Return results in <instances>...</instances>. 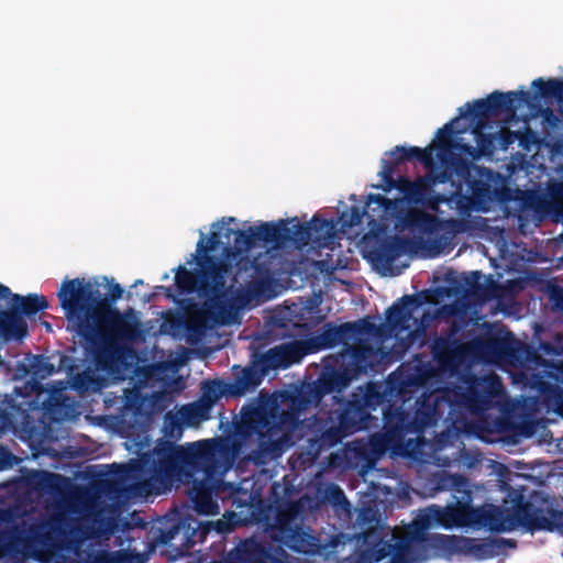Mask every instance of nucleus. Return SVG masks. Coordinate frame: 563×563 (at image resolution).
I'll list each match as a JSON object with an SVG mask.
<instances>
[{
    "label": "nucleus",
    "mask_w": 563,
    "mask_h": 563,
    "mask_svg": "<svg viewBox=\"0 0 563 563\" xmlns=\"http://www.w3.org/2000/svg\"><path fill=\"white\" fill-rule=\"evenodd\" d=\"M342 366L325 365L316 382L283 393L284 407L274 404L269 408L258 406L243 410L238 430L243 437H256L255 461L276 460L299 441L306 442L310 455L318 456L356 432L378 427V418L372 411L385 401V393L375 382L358 387L350 398L334 396L332 408L301 419L305 411L318 406L325 395L341 393L354 379L346 366Z\"/></svg>",
    "instance_id": "1"
},
{
    "label": "nucleus",
    "mask_w": 563,
    "mask_h": 563,
    "mask_svg": "<svg viewBox=\"0 0 563 563\" xmlns=\"http://www.w3.org/2000/svg\"><path fill=\"white\" fill-rule=\"evenodd\" d=\"M57 296L68 320L76 319L78 335L93 349L101 368L110 369L123 354L124 344L134 342L141 333L134 310L111 308L89 282L64 280Z\"/></svg>",
    "instance_id": "2"
},
{
    "label": "nucleus",
    "mask_w": 563,
    "mask_h": 563,
    "mask_svg": "<svg viewBox=\"0 0 563 563\" xmlns=\"http://www.w3.org/2000/svg\"><path fill=\"white\" fill-rule=\"evenodd\" d=\"M221 439L197 441L187 446L159 439L154 449L128 464H111L110 473L119 481H136L135 489L148 495L169 488L174 482L197 475V467L212 456Z\"/></svg>",
    "instance_id": "3"
},
{
    "label": "nucleus",
    "mask_w": 563,
    "mask_h": 563,
    "mask_svg": "<svg viewBox=\"0 0 563 563\" xmlns=\"http://www.w3.org/2000/svg\"><path fill=\"white\" fill-rule=\"evenodd\" d=\"M462 382L464 386L423 393L416 399L413 415L402 406L389 404L387 407L408 435L434 427L442 419L446 407L453 409L456 406L471 413H483L497 406L505 396L501 378L497 374H467Z\"/></svg>",
    "instance_id": "4"
},
{
    "label": "nucleus",
    "mask_w": 563,
    "mask_h": 563,
    "mask_svg": "<svg viewBox=\"0 0 563 563\" xmlns=\"http://www.w3.org/2000/svg\"><path fill=\"white\" fill-rule=\"evenodd\" d=\"M534 99L527 90L501 92L493 91L484 99H477L466 103V111L460 108V117L468 118L473 121L472 133L477 147L454 140L453 135L462 133L463 130L455 131L453 124L459 118L444 124L437 132V157L442 164H449L454 159V151L476 157V150L483 155H490L495 150L496 134L485 133L488 121L493 117L500 114L515 115L521 106H530Z\"/></svg>",
    "instance_id": "5"
},
{
    "label": "nucleus",
    "mask_w": 563,
    "mask_h": 563,
    "mask_svg": "<svg viewBox=\"0 0 563 563\" xmlns=\"http://www.w3.org/2000/svg\"><path fill=\"white\" fill-rule=\"evenodd\" d=\"M212 456L208 461H202L197 467V475L201 474L202 477L197 479L194 477H186L183 483H191L188 490V497L192 503L195 511L199 515H217L219 506L214 497L224 499L227 495L233 497L232 505L236 509L246 508L253 520H261V516L256 514V509L261 506V500H257L252 494L241 490L238 486L227 483L224 474L231 466L229 461L230 450L225 442L222 440L213 450Z\"/></svg>",
    "instance_id": "6"
},
{
    "label": "nucleus",
    "mask_w": 563,
    "mask_h": 563,
    "mask_svg": "<svg viewBox=\"0 0 563 563\" xmlns=\"http://www.w3.org/2000/svg\"><path fill=\"white\" fill-rule=\"evenodd\" d=\"M166 298L177 302L185 314L186 334L192 342L199 341L213 324L228 323L233 310L232 303L227 299V291L205 296L203 305L194 299L177 300L172 287L159 286Z\"/></svg>",
    "instance_id": "7"
},
{
    "label": "nucleus",
    "mask_w": 563,
    "mask_h": 563,
    "mask_svg": "<svg viewBox=\"0 0 563 563\" xmlns=\"http://www.w3.org/2000/svg\"><path fill=\"white\" fill-rule=\"evenodd\" d=\"M199 269L191 272L180 265L176 269L175 286L179 295L197 291L200 296H210L225 291V278L230 265L208 253H199Z\"/></svg>",
    "instance_id": "8"
},
{
    "label": "nucleus",
    "mask_w": 563,
    "mask_h": 563,
    "mask_svg": "<svg viewBox=\"0 0 563 563\" xmlns=\"http://www.w3.org/2000/svg\"><path fill=\"white\" fill-rule=\"evenodd\" d=\"M302 510V501L280 505L277 509L276 522L271 529V536L280 545L294 552L316 555L321 553L324 547L320 543L319 538L310 532L309 528L306 529L298 522Z\"/></svg>",
    "instance_id": "9"
},
{
    "label": "nucleus",
    "mask_w": 563,
    "mask_h": 563,
    "mask_svg": "<svg viewBox=\"0 0 563 563\" xmlns=\"http://www.w3.org/2000/svg\"><path fill=\"white\" fill-rule=\"evenodd\" d=\"M520 356L527 364V369H531L530 385L538 390L545 393L552 389V385L547 378L563 385V345L540 341L538 346L525 344L520 350Z\"/></svg>",
    "instance_id": "10"
},
{
    "label": "nucleus",
    "mask_w": 563,
    "mask_h": 563,
    "mask_svg": "<svg viewBox=\"0 0 563 563\" xmlns=\"http://www.w3.org/2000/svg\"><path fill=\"white\" fill-rule=\"evenodd\" d=\"M434 377L435 369L432 364L426 361L422 354H416L411 361L401 363L388 376L385 386L380 385L385 393V401L382 405L386 401L390 402V399H387V396H389L400 400V406H404L415 397L420 388L431 385Z\"/></svg>",
    "instance_id": "11"
},
{
    "label": "nucleus",
    "mask_w": 563,
    "mask_h": 563,
    "mask_svg": "<svg viewBox=\"0 0 563 563\" xmlns=\"http://www.w3.org/2000/svg\"><path fill=\"white\" fill-rule=\"evenodd\" d=\"M233 529L229 521H200L192 516H184L166 530H162L159 540L163 544L174 548L177 555L189 554L190 549L202 543L211 531L227 533Z\"/></svg>",
    "instance_id": "12"
},
{
    "label": "nucleus",
    "mask_w": 563,
    "mask_h": 563,
    "mask_svg": "<svg viewBox=\"0 0 563 563\" xmlns=\"http://www.w3.org/2000/svg\"><path fill=\"white\" fill-rule=\"evenodd\" d=\"M233 529L229 521H200L192 516H184L166 530H162L159 540L163 544L174 548L177 555L189 554L190 549L202 543L211 531L227 533Z\"/></svg>",
    "instance_id": "13"
},
{
    "label": "nucleus",
    "mask_w": 563,
    "mask_h": 563,
    "mask_svg": "<svg viewBox=\"0 0 563 563\" xmlns=\"http://www.w3.org/2000/svg\"><path fill=\"white\" fill-rule=\"evenodd\" d=\"M225 220L228 223L235 222V218H223L220 231L211 232L207 242H205V235L201 233V238L197 243L198 253H209L217 250L218 246L222 244V239H225L227 244H229L231 236H234L233 249L239 254L250 251L258 241L265 244H271V240H266L263 233L265 228H271L269 222L262 223L257 227H250L247 230H235L230 227H225Z\"/></svg>",
    "instance_id": "14"
},
{
    "label": "nucleus",
    "mask_w": 563,
    "mask_h": 563,
    "mask_svg": "<svg viewBox=\"0 0 563 563\" xmlns=\"http://www.w3.org/2000/svg\"><path fill=\"white\" fill-rule=\"evenodd\" d=\"M385 352L380 347L373 346L366 340L357 339L354 344L343 347V351L334 360L345 365L354 378L362 374L378 373L383 368Z\"/></svg>",
    "instance_id": "15"
},
{
    "label": "nucleus",
    "mask_w": 563,
    "mask_h": 563,
    "mask_svg": "<svg viewBox=\"0 0 563 563\" xmlns=\"http://www.w3.org/2000/svg\"><path fill=\"white\" fill-rule=\"evenodd\" d=\"M451 537L443 534H431L412 521L404 528L401 534L397 536L399 553L407 558H427L432 550L448 548Z\"/></svg>",
    "instance_id": "16"
},
{
    "label": "nucleus",
    "mask_w": 563,
    "mask_h": 563,
    "mask_svg": "<svg viewBox=\"0 0 563 563\" xmlns=\"http://www.w3.org/2000/svg\"><path fill=\"white\" fill-rule=\"evenodd\" d=\"M387 154L390 158L382 159L383 167L379 172V176L382 177L383 184L377 187L384 191H390L395 186L394 175L396 174L400 164L405 162L418 161L422 163L426 168H432L434 165L433 147L431 145L424 148L417 146L406 147L402 145H397Z\"/></svg>",
    "instance_id": "17"
},
{
    "label": "nucleus",
    "mask_w": 563,
    "mask_h": 563,
    "mask_svg": "<svg viewBox=\"0 0 563 563\" xmlns=\"http://www.w3.org/2000/svg\"><path fill=\"white\" fill-rule=\"evenodd\" d=\"M428 291L405 295L397 299L385 312L386 324L390 333H404L410 330L413 311L426 303Z\"/></svg>",
    "instance_id": "18"
},
{
    "label": "nucleus",
    "mask_w": 563,
    "mask_h": 563,
    "mask_svg": "<svg viewBox=\"0 0 563 563\" xmlns=\"http://www.w3.org/2000/svg\"><path fill=\"white\" fill-rule=\"evenodd\" d=\"M269 223L271 228H265L263 233L265 239L271 240V244L274 246L279 247L290 243L301 250L311 244V229L308 222H297L289 225L288 221L279 220L277 223Z\"/></svg>",
    "instance_id": "19"
},
{
    "label": "nucleus",
    "mask_w": 563,
    "mask_h": 563,
    "mask_svg": "<svg viewBox=\"0 0 563 563\" xmlns=\"http://www.w3.org/2000/svg\"><path fill=\"white\" fill-rule=\"evenodd\" d=\"M406 437L393 411L386 407L383 411V432L372 434L368 444L373 453L383 454L388 449L401 446Z\"/></svg>",
    "instance_id": "20"
},
{
    "label": "nucleus",
    "mask_w": 563,
    "mask_h": 563,
    "mask_svg": "<svg viewBox=\"0 0 563 563\" xmlns=\"http://www.w3.org/2000/svg\"><path fill=\"white\" fill-rule=\"evenodd\" d=\"M233 371V379L224 384V391L228 396L242 397L262 383L268 369L258 360L243 368L234 366Z\"/></svg>",
    "instance_id": "21"
},
{
    "label": "nucleus",
    "mask_w": 563,
    "mask_h": 563,
    "mask_svg": "<svg viewBox=\"0 0 563 563\" xmlns=\"http://www.w3.org/2000/svg\"><path fill=\"white\" fill-rule=\"evenodd\" d=\"M508 527H499L497 530H510L514 527H522L527 531H539L548 529L551 525L550 520L543 515L542 509L533 506L530 501L518 500L514 507L511 515L508 516Z\"/></svg>",
    "instance_id": "22"
},
{
    "label": "nucleus",
    "mask_w": 563,
    "mask_h": 563,
    "mask_svg": "<svg viewBox=\"0 0 563 563\" xmlns=\"http://www.w3.org/2000/svg\"><path fill=\"white\" fill-rule=\"evenodd\" d=\"M473 350L483 360L497 362L512 355L511 334L501 335L497 332H486L473 341Z\"/></svg>",
    "instance_id": "23"
},
{
    "label": "nucleus",
    "mask_w": 563,
    "mask_h": 563,
    "mask_svg": "<svg viewBox=\"0 0 563 563\" xmlns=\"http://www.w3.org/2000/svg\"><path fill=\"white\" fill-rule=\"evenodd\" d=\"M448 179L449 176L445 172L418 177L413 180L408 201L435 210L441 202L445 201V198L440 194H434L433 186L438 183H445Z\"/></svg>",
    "instance_id": "24"
},
{
    "label": "nucleus",
    "mask_w": 563,
    "mask_h": 563,
    "mask_svg": "<svg viewBox=\"0 0 563 563\" xmlns=\"http://www.w3.org/2000/svg\"><path fill=\"white\" fill-rule=\"evenodd\" d=\"M463 549L477 560H487L499 555L506 548H516V541L504 538L473 539L464 538Z\"/></svg>",
    "instance_id": "25"
},
{
    "label": "nucleus",
    "mask_w": 563,
    "mask_h": 563,
    "mask_svg": "<svg viewBox=\"0 0 563 563\" xmlns=\"http://www.w3.org/2000/svg\"><path fill=\"white\" fill-rule=\"evenodd\" d=\"M354 324L352 322H344L340 325L333 322H327L322 331L310 340V344L316 351L334 347L343 344L344 347L352 341L351 332Z\"/></svg>",
    "instance_id": "26"
},
{
    "label": "nucleus",
    "mask_w": 563,
    "mask_h": 563,
    "mask_svg": "<svg viewBox=\"0 0 563 563\" xmlns=\"http://www.w3.org/2000/svg\"><path fill=\"white\" fill-rule=\"evenodd\" d=\"M407 245V240L398 235L383 238L372 249L371 258L384 267H389L406 252Z\"/></svg>",
    "instance_id": "27"
},
{
    "label": "nucleus",
    "mask_w": 563,
    "mask_h": 563,
    "mask_svg": "<svg viewBox=\"0 0 563 563\" xmlns=\"http://www.w3.org/2000/svg\"><path fill=\"white\" fill-rule=\"evenodd\" d=\"M301 357L300 347L295 344L282 345L271 349L260 356V363L265 364L267 369L286 368Z\"/></svg>",
    "instance_id": "28"
},
{
    "label": "nucleus",
    "mask_w": 563,
    "mask_h": 563,
    "mask_svg": "<svg viewBox=\"0 0 563 563\" xmlns=\"http://www.w3.org/2000/svg\"><path fill=\"white\" fill-rule=\"evenodd\" d=\"M27 478L34 489L51 496L60 495L67 483L63 475L48 471H33Z\"/></svg>",
    "instance_id": "29"
},
{
    "label": "nucleus",
    "mask_w": 563,
    "mask_h": 563,
    "mask_svg": "<svg viewBox=\"0 0 563 563\" xmlns=\"http://www.w3.org/2000/svg\"><path fill=\"white\" fill-rule=\"evenodd\" d=\"M434 361L443 369H452L456 366L460 349L455 341L448 338H438L431 346Z\"/></svg>",
    "instance_id": "30"
},
{
    "label": "nucleus",
    "mask_w": 563,
    "mask_h": 563,
    "mask_svg": "<svg viewBox=\"0 0 563 563\" xmlns=\"http://www.w3.org/2000/svg\"><path fill=\"white\" fill-rule=\"evenodd\" d=\"M48 306V300L43 295L29 294L27 296H22L14 294L12 295V307L8 311H15L23 319V316L32 317L47 309Z\"/></svg>",
    "instance_id": "31"
},
{
    "label": "nucleus",
    "mask_w": 563,
    "mask_h": 563,
    "mask_svg": "<svg viewBox=\"0 0 563 563\" xmlns=\"http://www.w3.org/2000/svg\"><path fill=\"white\" fill-rule=\"evenodd\" d=\"M402 227L421 233H433L439 228V219L420 209H410L401 218Z\"/></svg>",
    "instance_id": "32"
},
{
    "label": "nucleus",
    "mask_w": 563,
    "mask_h": 563,
    "mask_svg": "<svg viewBox=\"0 0 563 563\" xmlns=\"http://www.w3.org/2000/svg\"><path fill=\"white\" fill-rule=\"evenodd\" d=\"M27 335V323L15 311L0 309V336L4 340H22Z\"/></svg>",
    "instance_id": "33"
},
{
    "label": "nucleus",
    "mask_w": 563,
    "mask_h": 563,
    "mask_svg": "<svg viewBox=\"0 0 563 563\" xmlns=\"http://www.w3.org/2000/svg\"><path fill=\"white\" fill-rule=\"evenodd\" d=\"M311 229V245L319 249L330 247L334 243L335 224L333 220H327L318 216H313L308 222Z\"/></svg>",
    "instance_id": "34"
},
{
    "label": "nucleus",
    "mask_w": 563,
    "mask_h": 563,
    "mask_svg": "<svg viewBox=\"0 0 563 563\" xmlns=\"http://www.w3.org/2000/svg\"><path fill=\"white\" fill-rule=\"evenodd\" d=\"M441 514L443 528L464 527L471 522L473 508L472 504L454 503L452 506L441 507Z\"/></svg>",
    "instance_id": "35"
},
{
    "label": "nucleus",
    "mask_w": 563,
    "mask_h": 563,
    "mask_svg": "<svg viewBox=\"0 0 563 563\" xmlns=\"http://www.w3.org/2000/svg\"><path fill=\"white\" fill-rule=\"evenodd\" d=\"M532 88L537 89L534 99L538 98H555L561 106V113L563 115V78H537L531 84Z\"/></svg>",
    "instance_id": "36"
},
{
    "label": "nucleus",
    "mask_w": 563,
    "mask_h": 563,
    "mask_svg": "<svg viewBox=\"0 0 563 563\" xmlns=\"http://www.w3.org/2000/svg\"><path fill=\"white\" fill-rule=\"evenodd\" d=\"M263 543L251 538L236 545L230 558L232 563H260Z\"/></svg>",
    "instance_id": "37"
},
{
    "label": "nucleus",
    "mask_w": 563,
    "mask_h": 563,
    "mask_svg": "<svg viewBox=\"0 0 563 563\" xmlns=\"http://www.w3.org/2000/svg\"><path fill=\"white\" fill-rule=\"evenodd\" d=\"M186 420L178 412L168 411L163 420V433L165 440L173 441L174 443L179 440L184 432V424Z\"/></svg>",
    "instance_id": "38"
},
{
    "label": "nucleus",
    "mask_w": 563,
    "mask_h": 563,
    "mask_svg": "<svg viewBox=\"0 0 563 563\" xmlns=\"http://www.w3.org/2000/svg\"><path fill=\"white\" fill-rule=\"evenodd\" d=\"M412 522L428 532L432 528L442 527L441 507L431 505L421 509L413 518Z\"/></svg>",
    "instance_id": "39"
},
{
    "label": "nucleus",
    "mask_w": 563,
    "mask_h": 563,
    "mask_svg": "<svg viewBox=\"0 0 563 563\" xmlns=\"http://www.w3.org/2000/svg\"><path fill=\"white\" fill-rule=\"evenodd\" d=\"M325 499L334 507L336 514L351 518V503L340 486L331 484L325 492Z\"/></svg>",
    "instance_id": "40"
},
{
    "label": "nucleus",
    "mask_w": 563,
    "mask_h": 563,
    "mask_svg": "<svg viewBox=\"0 0 563 563\" xmlns=\"http://www.w3.org/2000/svg\"><path fill=\"white\" fill-rule=\"evenodd\" d=\"M549 196L547 211L555 222H563V181L550 187Z\"/></svg>",
    "instance_id": "41"
},
{
    "label": "nucleus",
    "mask_w": 563,
    "mask_h": 563,
    "mask_svg": "<svg viewBox=\"0 0 563 563\" xmlns=\"http://www.w3.org/2000/svg\"><path fill=\"white\" fill-rule=\"evenodd\" d=\"M468 189L471 192L472 202L478 208L483 205L488 203L493 197L492 186L481 179H473L468 183Z\"/></svg>",
    "instance_id": "42"
},
{
    "label": "nucleus",
    "mask_w": 563,
    "mask_h": 563,
    "mask_svg": "<svg viewBox=\"0 0 563 563\" xmlns=\"http://www.w3.org/2000/svg\"><path fill=\"white\" fill-rule=\"evenodd\" d=\"M452 498L456 504H472L473 503V490L468 478L463 475L456 476V483L451 490Z\"/></svg>",
    "instance_id": "43"
},
{
    "label": "nucleus",
    "mask_w": 563,
    "mask_h": 563,
    "mask_svg": "<svg viewBox=\"0 0 563 563\" xmlns=\"http://www.w3.org/2000/svg\"><path fill=\"white\" fill-rule=\"evenodd\" d=\"M372 556L376 562H379L388 556H393L395 559H406L405 553L398 552L397 547V536H394L393 542L387 541L383 543L375 544L372 548Z\"/></svg>",
    "instance_id": "44"
},
{
    "label": "nucleus",
    "mask_w": 563,
    "mask_h": 563,
    "mask_svg": "<svg viewBox=\"0 0 563 563\" xmlns=\"http://www.w3.org/2000/svg\"><path fill=\"white\" fill-rule=\"evenodd\" d=\"M211 407L203 401L195 405H188L180 408L179 413L185 418L187 423L202 421L209 419Z\"/></svg>",
    "instance_id": "45"
},
{
    "label": "nucleus",
    "mask_w": 563,
    "mask_h": 563,
    "mask_svg": "<svg viewBox=\"0 0 563 563\" xmlns=\"http://www.w3.org/2000/svg\"><path fill=\"white\" fill-rule=\"evenodd\" d=\"M222 395H227L224 384L221 385V383L216 380L203 383L201 401L208 404L209 407L212 408Z\"/></svg>",
    "instance_id": "46"
},
{
    "label": "nucleus",
    "mask_w": 563,
    "mask_h": 563,
    "mask_svg": "<svg viewBox=\"0 0 563 563\" xmlns=\"http://www.w3.org/2000/svg\"><path fill=\"white\" fill-rule=\"evenodd\" d=\"M456 476L457 474L439 473L434 478L429 479L430 487L434 492H451L456 483Z\"/></svg>",
    "instance_id": "47"
},
{
    "label": "nucleus",
    "mask_w": 563,
    "mask_h": 563,
    "mask_svg": "<svg viewBox=\"0 0 563 563\" xmlns=\"http://www.w3.org/2000/svg\"><path fill=\"white\" fill-rule=\"evenodd\" d=\"M32 373L35 377L44 379L47 376H51L55 367L52 363L48 362L47 358L43 356H35L33 362L31 363Z\"/></svg>",
    "instance_id": "48"
},
{
    "label": "nucleus",
    "mask_w": 563,
    "mask_h": 563,
    "mask_svg": "<svg viewBox=\"0 0 563 563\" xmlns=\"http://www.w3.org/2000/svg\"><path fill=\"white\" fill-rule=\"evenodd\" d=\"M82 563H115V551L96 550L87 552Z\"/></svg>",
    "instance_id": "49"
},
{
    "label": "nucleus",
    "mask_w": 563,
    "mask_h": 563,
    "mask_svg": "<svg viewBox=\"0 0 563 563\" xmlns=\"http://www.w3.org/2000/svg\"><path fill=\"white\" fill-rule=\"evenodd\" d=\"M548 298L552 309L563 314V287L550 284L548 287Z\"/></svg>",
    "instance_id": "50"
},
{
    "label": "nucleus",
    "mask_w": 563,
    "mask_h": 563,
    "mask_svg": "<svg viewBox=\"0 0 563 563\" xmlns=\"http://www.w3.org/2000/svg\"><path fill=\"white\" fill-rule=\"evenodd\" d=\"M539 111L542 119V125L544 126V129L555 131L560 128L561 119L552 108H540Z\"/></svg>",
    "instance_id": "51"
},
{
    "label": "nucleus",
    "mask_w": 563,
    "mask_h": 563,
    "mask_svg": "<svg viewBox=\"0 0 563 563\" xmlns=\"http://www.w3.org/2000/svg\"><path fill=\"white\" fill-rule=\"evenodd\" d=\"M352 324H354L353 331L351 332L352 340H354L357 335L374 334L377 333L378 331L376 324L369 322L367 319H363L357 322H352Z\"/></svg>",
    "instance_id": "52"
},
{
    "label": "nucleus",
    "mask_w": 563,
    "mask_h": 563,
    "mask_svg": "<svg viewBox=\"0 0 563 563\" xmlns=\"http://www.w3.org/2000/svg\"><path fill=\"white\" fill-rule=\"evenodd\" d=\"M185 314L178 312H168L165 316L164 322L165 324L175 332L184 330L186 332V322Z\"/></svg>",
    "instance_id": "53"
},
{
    "label": "nucleus",
    "mask_w": 563,
    "mask_h": 563,
    "mask_svg": "<svg viewBox=\"0 0 563 563\" xmlns=\"http://www.w3.org/2000/svg\"><path fill=\"white\" fill-rule=\"evenodd\" d=\"M498 136L499 145L503 150H507L511 144L519 137V131H511L509 129H501L496 137Z\"/></svg>",
    "instance_id": "54"
},
{
    "label": "nucleus",
    "mask_w": 563,
    "mask_h": 563,
    "mask_svg": "<svg viewBox=\"0 0 563 563\" xmlns=\"http://www.w3.org/2000/svg\"><path fill=\"white\" fill-rule=\"evenodd\" d=\"M482 273L479 271H474L470 276L465 277V285L468 287L471 291L474 294L485 291V286L481 283Z\"/></svg>",
    "instance_id": "55"
},
{
    "label": "nucleus",
    "mask_w": 563,
    "mask_h": 563,
    "mask_svg": "<svg viewBox=\"0 0 563 563\" xmlns=\"http://www.w3.org/2000/svg\"><path fill=\"white\" fill-rule=\"evenodd\" d=\"M115 563H145V560L140 553L115 551Z\"/></svg>",
    "instance_id": "56"
},
{
    "label": "nucleus",
    "mask_w": 563,
    "mask_h": 563,
    "mask_svg": "<svg viewBox=\"0 0 563 563\" xmlns=\"http://www.w3.org/2000/svg\"><path fill=\"white\" fill-rule=\"evenodd\" d=\"M412 184H413V180H410L408 177L399 176L397 179L396 178L394 179L395 186L393 187V189L399 190L404 195V197L407 200H409Z\"/></svg>",
    "instance_id": "57"
},
{
    "label": "nucleus",
    "mask_w": 563,
    "mask_h": 563,
    "mask_svg": "<svg viewBox=\"0 0 563 563\" xmlns=\"http://www.w3.org/2000/svg\"><path fill=\"white\" fill-rule=\"evenodd\" d=\"M260 563H282V560L275 555L269 548L263 544Z\"/></svg>",
    "instance_id": "58"
},
{
    "label": "nucleus",
    "mask_w": 563,
    "mask_h": 563,
    "mask_svg": "<svg viewBox=\"0 0 563 563\" xmlns=\"http://www.w3.org/2000/svg\"><path fill=\"white\" fill-rule=\"evenodd\" d=\"M369 201H375L376 203L384 207L385 209H388L394 203L389 198H386L380 195H371Z\"/></svg>",
    "instance_id": "59"
},
{
    "label": "nucleus",
    "mask_w": 563,
    "mask_h": 563,
    "mask_svg": "<svg viewBox=\"0 0 563 563\" xmlns=\"http://www.w3.org/2000/svg\"><path fill=\"white\" fill-rule=\"evenodd\" d=\"M123 292H124V290L120 284H112L110 286L109 295H110L112 301L120 299L122 297Z\"/></svg>",
    "instance_id": "60"
},
{
    "label": "nucleus",
    "mask_w": 563,
    "mask_h": 563,
    "mask_svg": "<svg viewBox=\"0 0 563 563\" xmlns=\"http://www.w3.org/2000/svg\"><path fill=\"white\" fill-rule=\"evenodd\" d=\"M532 136H533V134H532L531 131H527L525 133L519 132V137L517 140L519 141V144L522 147L528 148L529 143L531 142Z\"/></svg>",
    "instance_id": "61"
},
{
    "label": "nucleus",
    "mask_w": 563,
    "mask_h": 563,
    "mask_svg": "<svg viewBox=\"0 0 563 563\" xmlns=\"http://www.w3.org/2000/svg\"><path fill=\"white\" fill-rule=\"evenodd\" d=\"M450 225L454 232H462L464 230V222L461 220H451Z\"/></svg>",
    "instance_id": "62"
},
{
    "label": "nucleus",
    "mask_w": 563,
    "mask_h": 563,
    "mask_svg": "<svg viewBox=\"0 0 563 563\" xmlns=\"http://www.w3.org/2000/svg\"><path fill=\"white\" fill-rule=\"evenodd\" d=\"M13 294H11V290L9 287L0 284V298H8L9 296L12 297Z\"/></svg>",
    "instance_id": "63"
},
{
    "label": "nucleus",
    "mask_w": 563,
    "mask_h": 563,
    "mask_svg": "<svg viewBox=\"0 0 563 563\" xmlns=\"http://www.w3.org/2000/svg\"><path fill=\"white\" fill-rule=\"evenodd\" d=\"M558 530L563 536V512H560L558 516V523H556Z\"/></svg>",
    "instance_id": "64"
}]
</instances>
